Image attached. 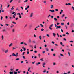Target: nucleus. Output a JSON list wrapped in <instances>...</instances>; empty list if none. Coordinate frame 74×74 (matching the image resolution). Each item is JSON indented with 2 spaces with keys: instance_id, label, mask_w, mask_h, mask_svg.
Instances as JSON below:
<instances>
[{
  "instance_id": "f03ea898",
  "label": "nucleus",
  "mask_w": 74,
  "mask_h": 74,
  "mask_svg": "<svg viewBox=\"0 0 74 74\" xmlns=\"http://www.w3.org/2000/svg\"><path fill=\"white\" fill-rule=\"evenodd\" d=\"M30 8V6L29 5H28L27 7L26 8H25V10H27L28 8Z\"/></svg>"
},
{
  "instance_id": "393cba45",
  "label": "nucleus",
  "mask_w": 74,
  "mask_h": 74,
  "mask_svg": "<svg viewBox=\"0 0 74 74\" xmlns=\"http://www.w3.org/2000/svg\"><path fill=\"white\" fill-rule=\"evenodd\" d=\"M39 39H40V40H41V36H39Z\"/></svg>"
},
{
  "instance_id": "dca6fc26",
  "label": "nucleus",
  "mask_w": 74,
  "mask_h": 74,
  "mask_svg": "<svg viewBox=\"0 0 74 74\" xmlns=\"http://www.w3.org/2000/svg\"><path fill=\"white\" fill-rule=\"evenodd\" d=\"M19 69H16V71H19Z\"/></svg>"
},
{
  "instance_id": "0e129e2a",
  "label": "nucleus",
  "mask_w": 74,
  "mask_h": 74,
  "mask_svg": "<svg viewBox=\"0 0 74 74\" xmlns=\"http://www.w3.org/2000/svg\"><path fill=\"white\" fill-rule=\"evenodd\" d=\"M52 44H55V42H54L53 41H52Z\"/></svg>"
},
{
  "instance_id": "aec40b11",
  "label": "nucleus",
  "mask_w": 74,
  "mask_h": 74,
  "mask_svg": "<svg viewBox=\"0 0 74 74\" xmlns=\"http://www.w3.org/2000/svg\"><path fill=\"white\" fill-rule=\"evenodd\" d=\"M40 26L42 27H44V26L43 25H42V24H40Z\"/></svg>"
},
{
  "instance_id": "680f3d73",
  "label": "nucleus",
  "mask_w": 74,
  "mask_h": 74,
  "mask_svg": "<svg viewBox=\"0 0 74 74\" xmlns=\"http://www.w3.org/2000/svg\"><path fill=\"white\" fill-rule=\"evenodd\" d=\"M57 18H58V19L59 18V16H57Z\"/></svg>"
},
{
  "instance_id": "c03bdc74",
  "label": "nucleus",
  "mask_w": 74,
  "mask_h": 74,
  "mask_svg": "<svg viewBox=\"0 0 74 74\" xmlns=\"http://www.w3.org/2000/svg\"><path fill=\"white\" fill-rule=\"evenodd\" d=\"M44 4H46V1H44Z\"/></svg>"
},
{
  "instance_id": "f257e3e1",
  "label": "nucleus",
  "mask_w": 74,
  "mask_h": 74,
  "mask_svg": "<svg viewBox=\"0 0 74 74\" xmlns=\"http://www.w3.org/2000/svg\"><path fill=\"white\" fill-rule=\"evenodd\" d=\"M12 56H16V57H17V56L18 55V53H16V55L14 53H13L12 54Z\"/></svg>"
},
{
  "instance_id": "49530a36",
  "label": "nucleus",
  "mask_w": 74,
  "mask_h": 74,
  "mask_svg": "<svg viewBox=\"0 0 74 74\" xmlns=\"http://www.w3.org/2000/svg\"><path fill=\"white\" fill-rule=\"evenodd\" d=\"M5 18L6 19H8V16H5Z\"/></svg>"
},
{
  "instance_id": "4c0bfd02",
  "label": "nucleus",
  "mask_w": 74,
  "mask_h": 74,
  "mask_svg": "<svg viewBox=\"0 0 74 74\" xmlns=\"http://www.w3.org/2000/svg\"><path fill=\"white\" fill-rule=\"evenodd\" d=\"M65 15L64 14H63L62 16L61 17V18H63V17H64V16Z\"/></svg>"
},
{
  "instance_id": "e2e57ef3",
  "label": "nucleus",
  "mask_w": 74,
  "mask_h": 74,
  "mask_svg": "<svg viewBox=\"0 0 74 74\" xmlns=\"http://www.w3.org/2000/svg\"><path fill=\"white\" fill-rule=\"evenodd\" d=\"M37 57L36 56H34V59H36V58H37Z\"/></svg>"
},
{
  "instance_id": "a878e982",
  "label": "nucleus",
  "mask_w": 74,
  "mask_h": 74,
  "mask_svg": "<svg viewBox=\"0 0 74 74\" xmlns=\"http://www.w3.org/2000/svg\"><path fill=\"white\" fill-rule=\"evenodd\" d=\"M53 24H52L50 25V26L49 27H52V26H53Z\"/></svg>"
},
{
  "instance_id": "ea45409f",
  "label": "nucleus",
  "mask_w": 74,
  "mask_h": 74,
  "mask_svg": "<svg viewBox=\"0 0 74 74\" xmlns=\"http://www.w3.org/2000/svg\"><path fill=\"white\" fill-rule=\"evenodd\" d=\"M53 7V5H51V8H52Z\"/></svg>"
},
{
  "instance_id": "3c124183",
  "label": "nucleus",
  "mask_w": 74,
  "mask_h": 74,
  "mask_svg": "<svg viewBox=\"0 0 74 74\" xmlns=\"http://www.w3.org/2000/svg\"><path fill=\"white\" fill-rule=\"evenodd\" d=\"M55 27H57V25H56V24H55Z\"/></svg>"
},
{
  "instance_id": "f704fd0d",
  "label": "nucleus",
  "mask_w": 74,
  "mask_h": 74,
  "mask_svg": "<svg viewBox=\"0 0 74 74\" xmlns=\"http://www.w3.org/2000/svg\"><path fill=\"white\" fill-rule=\"evenodd\" d=\"M19 60V58H16V60Z\"/></svg>"
},
{
  "instance_id": "9b49d317",
  "label": "nucleus",
  "mask_w": 74,
  "mask_h": 74,
  "mask_svg": "<svg viewBox=\"0 0 74 74\" xmlns=\"http://www.w3.org/2000/svg\"><path fill=\"white\" fill-rule=\"evenodd\" d=\"M53 34L54 37H56V34L55 33H53Z\"/></svg>"
},
{
  "instance_id": "864d4df0",
  "label": "nucleus",
  "mask_w": 74,
  "mask_h": 74,
  "mask_svg": "<svg viewBox=\"0 0 74 74\" xmlns=\"http://www.w3.org/2000/svg\"><path fill=\"white\" fill-rule=\"evenodd\" d=\"M15 12H14L12 13V14L13 15H14V14H15Z\"/></svg>"
},
{
  "instance_id": "9d476101",
  "label": "nucleus",
  "mask_w": 74,
  "mask_h": 74,
  "mask_svg": "<svg viewBox=\"0 0 74 74\" xmlns=\"http://www.w3.org/2000/svg\"><path fill=\"white\" fill-rule=\"evenodd\" d=\"M33 13H31L30 15V17H32L33 16Z\"/></svg>"
},
{
  "instance_id": "2f4dec72",
  "label": "nucleus",
  "mask_w": 74,
  "mask_h": 74,
  "mask_svg": "<svg viewBox=\"0 0 74 74\" xmlns=\"http://www.w3.org/2000/svg\"><path fill=\"white\" fill-rule=\"evenodd\" d=\"M30 67H29L28 68V71H30Z\"/></svg>"
},
{
  "instance_id": "a18cd8bd",
  "label": "nucleus",
  "mask_w": 74,
  "mask_h": 74,
  "mask_svg": "<svg viewBox=\"0 0 74 74\" xmlns=\"http://www.w3.org/2000/svg\"><path fill=\"white\" fill-rule=\"evenodd\" d=\"M13 18H15V15H13Z\"/></svg>"
},
{
  "instance_id": "1a4fd4ad",
  "label": "nucleus",
  "mask_w": 74,
  "mask_h": 74,
  "mask_svg": "<svg viewBox=\"0 0 74 74\" xmlns=\"http://www.w3.org/2000/svg\"><path fill=\"white\" fill-rule=\"evenodd\" d=\"M9 74H14V72H13L10 71L9 72Z\"/></svg>"
},
{
  "instance_id": "4d7b16f0",
  "label": "nucleus",
  "mask_w": 74,
  "mask_h": 74,
  "mask_svg": "<svg viewBox=\"0 0 74 74\" xmlns=\"http://www.w3.org/2000/svg\"><path fill=\"white\" fill-rule=\"evenodd\" d=\"M60 24V23H57V25H59Z\"/></svg>"
},
{
  "instance_id": "4468645a",
  "label": "nucleus",
  "mask_w": 74,
  "mask_h": 74,
  "mask_svg": "<svg viewBox=\"0 0 74 74\" xmlns=\"http://www.w3.org/2000/svg\"><path fill=\"white\" fill-rule=\"evenodd\" d=\"M49 29L50 30H52V28L51 27H49Z\"/></svg>"
},
{
  "instance_id": "423d86ee",
  "label": "nucleus",
  "mask_w": 74,
  "mask_h": 74,
  "mask_svg": "<svg viewBox=\"0 0 74 74\" xmlns=\"http://www.w3.org/2000/svg\"><path fill=\"white\" fill-rule=\"evenodd\" d=\"M18 15H19V18H21L22 17H21V14H20V13H18Z\"/></svg>"
},
{
  "instance_id": "e433bc0d",
  "label": "nucleus",
  "mask_w": 74,
  "mask_h": 74,
  "mask_svg": "<svg viewBox=\"0 0 74 74\" xmlns=\"http://www.w3.org/2000/svg\"><path fill=\"white\" fill-rule=\"evenodd\" d=\"M50 16L51 15L50 14L48 16V18H49V17H50Z\"/></svg>"
},
{
  "instance_id": "72a5a7b5",
  "label": "nucleus",
  "mask_w": 74,
  "mask_h": 74,
  "mask_svg": "<svg viewBox=\"0 0 74 74\" xmlns=\"http://www.w3.org/2000/svg\"><path fill=\"white\" fill-rule=\"evenodd\" d=\"M46 72V70L45 69L43 71V73H45Z\"/></svg>"
},
{
  "instance_id": "b1692460",
  "label": "nucleus",
  "mask_w": 74,
  "mask_h": 74,
  "mask_svg": "<svg viewBox=\"0 0 74 74\" xmlns=\"http://www.w3.org/2000/svg\"><path fill=\"white\" fill-rule=\"evenodd\" d=\"M46 36H47V37H49V34H46Z\"/></svg>"
},
{
  "instance_id": "a211bd4d",
  "label": "nucleus",
  "mask_w": 74,
  "mask_h": 74,
  "mask_svg": "<svg viewBox=\"0 0 74 74\" xmlns=\"http://www.w3.org/2000/svg\"><path fill=\"white\" fill-rule=\"evenodd\" d=\"M28 0H25V1H24V3H27Z\"/></svg>"
},
{
  "instance_id": "2eb2a0df",
  "label": "nucleus",
  "mask_w": 74,
  "mask_h": 74,
  "mask_svg": "<svg viewBox=\"0 0 74 74\" xmlns=\"http://www.w3.org/2000/svg\"><path fill=\"white\" fill-rule=\"evenodd\" d=\"M22 48H23V49L24 51H25L26 49V48H24L23 47H22Z\"/></svg>"
},
{
  "instance_id": "8fccbe9b",
  "label": "nucleus",
  "mask_w": 74,
  "mask_h": 74,
  "mask_svg": "<svg viewBox=\"0 0 74 74\" xmlns=\"http://www.w3.org/2000/svg\"><path fill=\"white\" fill-rule=\"evenodd\" d=\"M12 23H14V24H16V23H15V22H12Z\"/></svg>"
},
{
  "instance_id": "c9c22d12",
  "label": "nucleus",
  "mask_w": 74,
  "mask_h": 74,
  "mask_svg": "<svg viewBox=\"0 0 74 74\" xmlns=\"http://www.w3.org/2000/svg\"><path fill=\"white\" fill-rule=\"evenodd\" d=\"M63 40L64 41H67V39H66L65 38H64Z\"/></svg>"
},
{
  "instance_id": "de8ad7c7",
  "label": "nucleus",
  "mask_w": 74,
  "mask_h": 74,
  "mask_svg": "<svg viewBox=\"0 0 74 74\" xmlns=\"http://www.w3.org/2000/svg\"><path fill=\"white\" fill-rule=\"evenodd\" d=\"M20 8H21L22 10H23V7H22L21 6V7H20Z\"/></svg>"
},
{
  "instance_id": "39448f33",
  "label": "nucleus",
  "mask_w": 74,
  "mask_h": 74,
  "mask_svg": "<svg viewBox=\"0 0 74 74\" xmlns=\"http://www.w3.org/2000/svg\"><path fill=\"white\" fill-rule=\"evenodd\" d=\"M8 52V49L6 50L5 51V53H7Z\"/></svg>"
},
{
  "instance_id": "7ed1b4c3",
  "label": "nucleus",
  "mask_w": 74,
  "mask_h": 74,
  "mask_svg": "<svg viewBox=\"0 0 74 74\" xmlns=\"http://www.w3.org/2000/svg\"><path fill=\"white\" fill-rule=\"evenodd\" d=\"M60 28H61V26L60 25L59 26H57L56 29H60Z\"/></svg>"
},
{
  "instance_id": "6e6552de",
  "label": "nucleus",
  "mask_w": 74,
  "mask_h": 74,
  "mask_svg": "<svg viewBox=\"0 0 74 74\" xmlns=\"http://www.w3.org/2000/svg\"><path fill=\"white\" fill-rule=\"evenodd\" d=\"M45 50L46 51H49V49L48 48H46L45 49Z\"/></svg>"
},
{
  "instance_id": "6e6d98bb",
  "label": "nucleus",
  "mask_w": 74,
  "mask_h": 74,
  "mask_svg": "<svg viewBox=\"0 0 74 74\" xmlns=\"http://www.w3.org/2000/svg\"><path fill=\"white\" fill-rule=\"evenodd\" d=\"M34 53H37V51L36 50L35 51H34Z\"/></svg>"
},
{
  "instance_id": "c756f323",
  "label": "nucleus",
  "mask_w": 74,
  "mask_h": 74,
  "mask_svg": "<svg viewBox=\"0 0 74 74\" xmlns=\"http://www.w3.org/2000/svg\"><path fill=\"white\" fill-rule=\"evenodd\" d=\"M57 36H58V37H59V34L57 33Z\"/></svg>"
},
{
  "instance_id": "c85d7f7f",
  "label": "nucleus",
  "mask_w": 74,
  "mask_h": 74,
  "mask_svg": "<svg viewBox=\"0 0 74 74\" xmlns=\"http://www.w3.org/2000/svg\"><path fill=\"white\" fill-rule=\"evenodd\" d=\"M60 56H64L62 54H60Z\"/></svg>"
},
{
  "instance_id": "4be33fe9",
  "label": "nucleus",
  "mask_w": 74,
  "mask_h": 74,
  "mask_svg": "<svg viewBox=\"0 0 74 74\" xmlns=\"http://www.w3.org/2000/svg\"><path fill=\"white\" fill-rule=\"evenodd\" d=\"M68 54L69 55V56H70V53L69 52H68Z\"/></svg>"
},
{
  "instance_id": "338daca9",
  "label": "nucleus",
  "mask_w": 74,
  "mask_h": 74,
  "mask_svg": "<svg viewBox=\"0 0 74 74\" xmlns=\"http://www.w3.org/2000/svg\"><path fill=\"white\" fill-rule=\"evenodd\" d=\"M65 27L66 29H67V25H65Z\"/></svg>"
},
{
  "instance_id": "473e14b6",
  "label": "nucleus",
  "mask_w": 74,
  "mask_h": 74,
  "mask_svg": "<svg viewBox=\"0 0 74 74\" xmlns=\"http://www.w3.org/2000/svg\"><path fill=\"white\" fill-rule=\"evenodd\" d=\"M41 61H44V60H43V58H41L40 59Z\"/></svg>"
},
{
  "instance_id": "6ab92c4d",
  "label": "nucleus",
  "mask_w": 74,
  "mask_h": 74,
  "mask_svg": "<svg viewBox=\"0 0 74 74\" xmlns=\"http://www.w3.org/2000/svg\"><path fill=\"white\" fill-rule=\"evenodd\" d=\"M53 66H55V65H56V63L55 62H53Z\"/></svg>"
},
{
  "instance_id": "58836bf2",
  "label": "nucleus",
  "mask_w": 74,
  "mask_h": 74,
  "mask_svg": "<svg viewBox=\"0 0 74 74\" xmlns=\"http://www.w3.org/2000/svg\"><path fill=\"white\" fill-rule=\"evenodd\" d=\"M67 50H68V51H71V50L69 49H67Z\"/></svg>"
},
{
  "instance_id": "79ce46f5",
  "label": "nucleus",
  "mask_w": 74,
  "mask_h": 74,
  "mask_svg": "<svg viewBox=\"0 0 74 74\" xmlns=\"http://www.w3.org/2000/svg\"><path fill=\"white\" fill-rule=\"evenodd\" d=\"M41 31L42 32H43V31H44V29L42 28L41 29Z\"/></svg>"
},
{
  "instance_id": "cd10ccee",
  "label": "nucleus",
  "mask_w": 74,
  "mask_h": 74,
  "mask_svg": "<svg viewBox=\"0 0 74 74\" xmlns=\"http://www.w3.org/2000/svg\"><path fill=\"white\" fill-rule=\"evenodd\" d=\"M14 74H17V72H15V71H14Z\"/></svg>"
},
{
  "instance_id": "5fc2aeb1",
  "label": "nucleus",
  "mask_w": 74,
  "mask_h": 74,
  "mask_svg": "<svg viewBox=\"0 0 74 74\" xmlns=\"http://www.w3.org/2000/svg\"><path fill=\"white\" fill-rule=\"evenodd\" d=\"M23 58L24 59H25V56H23Z\"/></svg>"
},
{
  "instance_id": "ddd939ff",
  "label": "nucleus",
  "mask_w": 74,
  "mask_h": 74,
  "mask_svg": "<svg viewBox=\"0 0 74 74\" xmlns=\"http://www.w3.org/2000/svg\"><path fill=\"white\" fill-rule=\"evenodd\" d=\"M16 11H19V8L18 7H17L16 9Z\"/></svg>"
},
{
  "instance_id": "0eeeda50",
  "label": "nucleus",
  "mask_w": 74,
  "mask_h": 74,
  "mask_svg": "<svg viewBox=\"0 0 74 74\" xmlns=\"http://www.w3.org/2000/svg\"><path fill=\"white\" fill-rule=\"evenodd\" d=\"M40 63H41V62H39L38 63H37L36 64V65H37V66L38 65H39V64H40Z\"/></svg>"
},
{
  "instance_id": "bf43d9fd",
  "label": "nucleus",
  "mask_w": 74,
  "mask_h": 74,
  "mask_svg": "<svg viewBox=\"0 0 74 74\" xmlns=\"http://www.w3.org/2000/svg\"><path fill=\"white\" fill-rule=\"evenodd\" d=\"M27 24H26V25H25V26H24V28H25V27H26V26H27Z\"/></svg>"
},
{
  "instance_id": "f8f14e48",
  "label": "nucleus",
  "mask_w": 74,
  "mask_h": 74,
  "mask_svg": "<svg viewBox=\"0 0 74 74\" xmlns=\"http://www.w3.org/2000/svg\"><path fill=\"white\" fill-rule=\"evenodd\" d=\"M12 45V43H11L9 45V47H11Z\"/></svg>"
},
{
  "instance_id": "774afa93",
  "label": "nucleus",
  "mask_w": 74,
  "mask_h": 74,
  "mask_svg": "<svg viewBox=\"0 0 74 74\" xmlns=\"http://www.w3.org/2000/svg\"><path fill=\"white\" fill-rule=\"evenodd\" d=\"M26 74H29V72L28 71L27 72Z\"/></svg>"
},
{
  "instance_id": "603ef678",
  "label": "nucleus",
  "mask_w": 74,
  "mask_h": 74,
  "mask_svg": "<svg viewBox=\"0 0 74 74\" xmlns=\"http://www.w3.org/2000/svg\"><path fill=\"white\" fill-rule=\"evenodd\" d=\"M69 42H72V43H73V41L72 40L69 41Z\"/></svg>"
},
{
  "instance_id": "20e7f679",
  "label": "nucleus",
  "mask_w": 74,
  "mask_h": 74,
  "mask_svg": "<svg viewBox=\"0 0 74 74\" xmlns=\"http://www.w3.org/2000/svg\"><path fill=\"white\" fill-rule=\"evenodd\" d=\"M49 11H50V12H55V10H50Z\"/></svg>"
},
{
  "instance_id": "a19ab883",
  "label": "nucleus",
  "mask_w": 74,
  "mask_h": 74,
  "mask_svg": "<svg viewBox=\"0 0 74 74\" xmlns=\"http://www.w3.org/2000/svg\"><path fill=\"white\" fill-rule=\"evenodd\" d=\"M5 25H6V26H10V24H6Z\"/></svg>"
},
{
  "instance_id": "f3484780",
  "label": "nucleus",
  "mask_w": 74,
  "mask_h": 74,
  "mask_svg": "<svg viewBox=\"0 0 74 74\" xmlns=\"http://www.w3.org/2000/svg\"><path fill=\"white\" fill-rule=\"evenodd\" d=\"M14 7H15V6H12V8H11V10H14Z\"/></svg>"
},
{
  "instance_id": "5701e85b",
  "label": "nucleus",
  "mask_w": 74,
  "mask_h": 74,
  "mask_svg": "<svg viewBox=\"0 0 74 74\" xmlns=\"http://www.w3.org/2000/svg\"><path fill=\"white\" fill-rule=\"evenodd\" d=\"M10 19H13L14 18L13 17H9Z\"/></svg>"
},
{
  "instance_id": "13d9d810",
  "label": "nucleus",
  "mask_w": 74,
  "mask_h": 74,
  "mask_svg": "<svg viewBox=\"0 0 74 74\" xmlns=\"http://www.w3.org/2000/svg\"><path fill=\"white\" fill-rule=\"evenodd\" d=\"M34 48H35V49L36 48V45H34Z\"/></svg>"
},
{
  "instance_id": "bb28decb",
  "label": "nucleus",
  "mask_w": 74,
  "mask_h": 74,
  "mask_svg": "<svg viewBox=\"0 0 74 74\" xmlns=\"http://www.w3.org/2000/svg\"><path fill=\"white\" fill-rule=\"evenodd\" d=\"M29 42H30V43L32 42V41H31V40L29 39Z\"/></svg>"
},
{
  "instance_id": "7c9ffc66",
  "label": "nucleus",
  "mask_w": 74,
  "mask_h": 74,
  "mask_svg": "<svg viewBox=\"0 0 74 74\" xmlns=\"http://www.w3.org/2000/svg\"><path fill=\"white\" fill-rule=\"evenodd\" d=\"M12 32H15V30H14V29H13L12 30Z\"/></svg>"
},
{
  "instance_id": "09e8293b",
  "label": "nucleus",
  "mask_w": 74,
  "mask_h": 74,
  "mask_svg": "<svg viewBox=\"0 0 74 74\" xmlns=\"http://www.w3.org/2000/svg\"><path fill=\"white\" fill-rule=\"evenodd\" d=\"M24 43H23V42H21V43H20V44H23Z\"/></svg>"
},
{
  "instance_id": "412c9836",
  "label": "nucleus",
  "mask_w": 74,
  "mask_h": 74,
  "mask_svg": "<svg viewBox=\"0 0 74 74\" xmlns=\"http://www.w3.org/2000/svg\"><path fill=\"white\" fill-rule=\"evenodd\" d=\"M2 40H3L4 39V36L3 35L2 36Z\"/></svg>"
},
{
  "instance_id": "37998d69",
  "label": "nucleus",
  "mask_w": 74,
  "mask_h": 74,
  "mask_svg": "<svg viewBox=\"0 0 74 74\" xmlns=\"http://www.w3.org/2000/svg\"><path fill=\"white\" fill-rule=\"evenodd\" d=\"M25 52H23L22 53V55H24L25 54Z\"/></svg>"
},
{
  "instance_id": "052dcab7",
  "label": "nucleus",
  "mask_w": 74,
  "mask_h": 74,
  "mask_svg": "<svg viewBox=\"0 0 74 74\" xmlns=\"http://www.w3.org/2000/svg\"><path fill=\"white\" fill-rule=\"evenodd\" d=\"M1 20H2V19H3V16H1Z\"/></svg>"
},
{
  "instance_id": "69168bd1",
  "label": "nucleus",
  "mask_w": 74,
  "mask_h": 74,
  "mask_svg": "<svg viewBox=\"0 0 74 74\" xmlns=\"http://www.w3.org/2000/svg\"><path fill=\"white\" fill-rule=\"evenodd\" d=\"M72 8H73V10H74V7L72 6Z\"/></svg>"
}]
</instances>
